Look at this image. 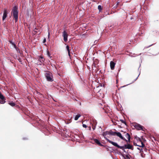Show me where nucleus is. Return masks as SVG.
<instances>
[{"label": "nucleus", "instance_id": "17", "mask_svg": "<svg viewBox=\"0 0 159 159\" xmlns=\"http://www.w3.org/2000/svg\"><path fill=\"white\" fill-rule=\"evenodd\" d=\"M80 116L81 115L80 114H77L75 117V120H77L80 117Z\"/></svg>", "mask_w": 159, "mask_h": 159}, {"label": "nucleus", "instance_id": "28", "mask_svg": "<svg viewBox=\"0 0 159 159\" xmlns=\"http://www.w3.org/2000/svg\"><path fill=\"white\" fill-rule=\"evenodd\" d=\"M136 144H137V141L136 142L135 141L134 143V145L135 146H136Z\"/></svg>", "mask_w": 159, "mask_h": 159}, {"label": "nucleus", "instance_id": "8", "mask_svg": "<svg viewBox=\"0 0 159 159\" xmlns=\"http://www.w3.org/2000/svg\"><path fill=\"white\" fill-rule=\"evenodd\" d=\"M7 16V10L6 9H4V13L3 14V16H2V20L3 21H4L5 19L6 18V17Z\"/></svg>", "mask_w": 159, "mask_h": 159}, {"label": "nucleus", "instance_id": "23", "mask_svg": "<svg viewBox=\"0 0 159 159\" xmlns=\"http://www.w3.org/2000/svg\"><path fill=\"white\" fill-rule=\"evenodd\" d=\"M112 122L115 125H116L117 124V123L116 122H114L113 121H112Z\"/></svg>", "mask_w": 159, "mask_h": 159}, {"label": "nucleus", "instance_id": "26", "mask_svg": "<svg viewBox=\"0 0 159 159\" xmlns=\"http://www.w3.org/2000/svg\"><path fill=\"white\" fill-rule=\"evenodd\" d=\"M143 150H144V151H147V149L146 148H145V147H143Z\"/></svg>", "mask_w": 159, "mask_h": 159}, {"label": "nucleus", "instance_id": "21", "mask_svg": "<svg viewBox=\"0 0 159 159\" xmlns=\"http://www.w3.org/2000/svg\"><path fill=\"white\" fill-rule=\"evenodd\" d=\"M98 9L99 10V11H100L101 10H102V7L101 6L99 5L98 7Z\"/></svg>", "mask_w": 159, "mask_h": 159}, {"label": "nucleus", "instance_id": "18", "mask_svg": "<svg viewBox=\"0 0 159 159\" xmlns=\"http://www.w3.org/2000/svg\"><path fill=\"white\" fill-rule=\"evenodd\" d=\"M8 104L12 107H14L15 105V103L13 102H10L8 103Z\"/></svg>", "mask_w": 159, "mask_h": 159}, {"label": "nucleus", "instance_id": "12", "mask_svg": "<svg viewBox=\"0 0 159 159\" xmlns=\"http://www.w3.org/2000/svg\"><path fill=\"white\" fill-rule=\"evenodd\" d=\"M125 137L128 139V141L129 142H130V135L128 133H125Z\"/></svg>", "mask_w": 159, "mask_h": 159}, {"label": "nucleus", "instance_id": "27", "mask_svg": "<svg viewBox=\"0 0 159 159\" xmlns=\"http://www.w3.org/2000/svg\"><path fill=\"white\" fill-rule=\"evenodd\" d=\"M137 148L139 150H140V151H141V150H143V148Z\"/></svg>", "mask_w": 159, "mask_h": 159}, {"label": "nucleus", "instance_id": "16", "mask_svg": "<svg viewBox=\"0 0 159 159\" xmlns=\"http://www.w3.org/2000/svg\"><path fill=\"white\" fill-rule=\"evenodd\" d=\"M140 153H141V156L142 157H144L145 156V154L143 153V151L141 150V151L140 152Z\"/></svg>", "mask_w": 159, "mask_h": 159}, {"label": "nucleus", "instance_id": "1", "mask_svg": "<svg viewBox=\"0 0 159 159\" xmlns=\"http://www.w3.org/2000/svg\"><path fill=\"white\" fill-rule=\"evenodd\" d=\"M106 139L107 142L119 148L124 150V148H125L127 149H131L132 150H133V146L129 144H125L124 146H120L119 145L116 143L108 139Z\"/></svg>", "mask_w": 159, "mask_h": 159}, {"label": "nucleus", "instance_id": "32", "mask_svg": "<svg viewBox=\"0 0 159 159\" xmlns=\"http://www.w3.org/2000/svg\"><path fill=\"white\" fill-rule=\"evenodd\" d=\"M18 60L20 62H21V59L20 58H19V59H18Z\"/></svg>", "mask_w": 159, "mask_h": 159}, {"label": "nucleus", "instance_id": "13", "mask_svg": "<svg viewBox=\"0 0 159 159\" xmlns=\"http://www.w3.org/2000/svg\"><path fill=\"white\" fill-rule=\"evenodd\" d=\"M39 60L41 63H43V62H44L45 59L43 57L40 56L39 57Z\"/></svg>", "mask_w": 159, "mask_h": 159}, {"label": "nucleus", "instance_id": "25", "mask_svg": "<svg viewBox=\"0 0 159 159\" xmlns=\"http://www.w3.org/2000/svg\"><path fill=\"white\" fill-rule=\"evenodd\" d=\"M47 53L48 55V56L50 57V52H49L48 51H47Z\"/></svg>", "mask_w": 159, "mask_h": 159}, {"label": "nucleus", "instance_id": "36", "mask_svg": "<svg viewBox=\"0 0 159 159\" xmlns=\"http://www.w3.org/2000/svg\"><path fill=\"white\" fill-rule=\"evenodd\" d=\"M126 157L127 158H129V157H128V155H127V156H126Z\"/></svg>", "mask_w": 159, "mask_h": 159}, {"label": "nucleus", "instance_id": "6", "mask_svg": "<svg viewBox=\"0 0 159 159\" xmlns=\"http://www.w3.org/2000/svg\"><path fill=\"white\" fill-rule=\"evenodd\" d=\"M63 36L64 38V40L65 42H66L67 41V38L68 35L66 32L64 30L63 32Z\"/></svg>", "mask_w": 159, "mask_h": 159}, {"label": "nucleus", "instance_id": "20", "mask_svg": "<svg viewBox=\"0 0 159 159\" xmlns=\"http://www.w3.org/2000/svg\"><path fill=\"white\" fill-rule=\"evenodd\" d=\"M120 120L122 123L124 124L125 125H126V122L124 120L120 119Z\"/></svg>", "mask_w": 159, "mask_h": 159}, {"label": "nucleus", "instance_id": "14", "mask_svg": "<svg viewBox=\"0 0 159 159\" xmlns=\"http://www.w3.org/2000/svg\"><path fill=\"white\" fill-rule=\"evenodd\" d=\"M109 135V131H107L105 132H104L102 134L103 136L104 137L105 139H107V138L105 137V136H106L107 135ZM107 141V140H106Z\"/></svg>", "mask_w": 159, "mask_h": 159}, {"label": "nucleus", "instance_id": "4", "mask_svg": "<svg viewBox=\"0 0 159 159\" xmlns=\"http://www.w3.org/2000/svg\"><path fill=\"white\" fill-rule=\"evenodd\" d=\"M45 77L48 81L52 82L53 81L52 74L49 71H47L45 74Z\"/></svg>", "mask_w": 159, "mask_h": 159}, {"label": "nucleus", "instance_id": "19", "mask_svg": "<svg viewBox=\"0 0 159 159\" xmlns=\"http://www.w3.org/2000/svg\"><path fill=\"white\" fill-rule=\"evenodd\" d=\"M9 42L12 45H13L14 46L15 48H16V44L12 42V41H9Z\"/></svg>", "mask_w": 159, "mask_h": 159}, {"label": "nucleus", "instance_id": "2", "mask_svg": "<svg viewBox=\"0 0 159 159\" xmlns=\"http://www.w3.org/2000/svg\"><path fill=\"white\" fill-rule=\"evenodd\" d=\"M135 139L137 141V144H136V146L142 148H143L145 147V145L143 143V142L145 141V139L143 138V136H141V138L135 137Z\"/></svg>", "mask_w": 159, "mask_h": 159}, {"label": "nucleus", "instance_id": "5", "mask_svg": "<svg viewBox=\"0 0 159 159\" xmlns=\"http://www.w3.org/2000/svg\"><path fill=\"white\" fill-rule=\"evenodd\" d=\"M134 127L138 130H143L144 128L143 126L137 123L134 124Z\"/></svg>", "mask_w": 159, "mask_h": 159}, {"label": "nucleus", "instance_id": "29", "mask_svg": "<svg viewBox=\"0 0 159 159\" xmlns=\"http://www.w3.org/2000/svg\"><path fill=\"white\" fill-rule=\"evenodd\" d=\"M152 45H153V44H152V45H149V46H148V47H145L144 48H148L149 47H150V46H152Z\"/></svg>", "mask_w": 159, "mask_h": 159}, {"label": "nucleus", "instance_id": "24", "mask_svg": "<svg viewBox=\"0 0 159 159\" xmlns=\"http://www.w3.org/2000/svg\"><path fill=\"white\" fill-rule=\"evenodd\" d=\"M83 126L84 128H86L87 127V126L86 125H85V124H83Z\"/></svg>", "mask_w": 159, "mask_h": 159}, {"label": "nucleus", "instance_id": "37", "mask_svg": "<svg viewBox=\"0 0 159 159\" xmlns=\"http://www.w3.org/2000/svg\"><path fill=\"white\" fill-rule=\"evenodd\" d=\"M93 130H94L95 129V127H93Z\"/></svg>", "mask_w": 159, "mask_h": 159}, {"label": "nucleus", "instance_id": "34", "mask_svg": "<svg viewBox=\"0 0 159 159\" xmlns=\"http://www.w3.org/2000/svg\"><path fill=\"white\" fill-rule=\"evenodd\" d=\"M49 36H50V34H49V33H48V38H49Z\"/></svg>", "mask_w": 159, "mask_h": 159}, {"label": "nucleus", "instance_id": "33", "mask_svg": "<svg viewBox=\"0 0 159 159\" xmlns=\"http://www.w3.org/2000/svg\"><path fill=\"white\" fill-rule=\"evenodd\" d=\"M68 55L69 57H70V52L69 51V52H68Z\"/></svg>", "mask_w": 159, "mask_h": 159}, {"label": "nucleus", "instance_id": "22", "mask_svg": "<svg viewBox=\"0 0 159 159\" xmlns=\"http://www.w3.org/2000/svg\"><path fill=\"white\" fill-rule=\"evenodd\" d=\"M66 48L68 51V52H69V51H70V50L69 47L68 45L66 46Z\"/></svg>", "mask_w": 159, "mask_h": 159}, {"label": "nucleus", "instance_id": "10", "mask_svg": "<svg viewBox=\"0 0 159 159\" xmlns=\"http://www.w3.org/2000/svg\"><path fill=\"white\" fill-rule=\"evenodd\" d=\"M115 64L114 61H111L110 62V66L111 70H113L114 69Z\"/></svg>", "mask_w": 159, "mask_h": 159}, {"label": "nucleus", "instance_id": "15", "mask_svg": "<svg viewBox=\"0 0 159 159\" xmlns=\"http://www.w3.org/2000/svg\"><path fill=\"white\" fill-rule=\"evenodd\" d=\"M116 132H113L111 130H110L109 131V135L114 136L116 135Z\"/></svg>", "mask_w": 159, "mask_h": 159}, {"label": "nucleus", "instance_id": "9", "mask_svg": "<svg viewBox=\"0 0 159 159\" xmlns=\"http://www.w3.org/2000/svg\"><path fill=\"white\" fill-rule=\"evenodd\" d=\"M116 135L119 137L121 139H123V140L125 141L126 142H127V140L125 138L123 137L121 135V134L120 132H116Z\"/></svg>", "mask_w": 159, "mask_h": 159}, {"label": "nucleus", "instance_id": "30", "mask_svg": "<svg viewBox=\"0 0 159 159\" xmlns=\"http://www.w3.org/2000/svg\"><path fill=\"white\" fill-rule=\"evenodd\" d=\"M16 49V50L17 51H18V50H19V49L17 48L16 47V48H15Z\"/></svg>", "mask_w": 159, "mask_h": 159}, {"label": "nucleus", "instance_id": "7", "mask_svg": "<svg viewBox=\"0 0 159 159\" xmlns=\"http://www.w3.org/2000/svg\"><path fill=\"white\" fill-rule=\"evenodd\" d=\"M5 98L0 93V103L1 104H4L5 102Z\"/></svg>", "mask_w": 159, "mask_h": 159}, {"label": "nucleus", "instance_id": "31", "mask_svg": "<svg viewBox=\"0 0 159 159\" xmlns=\"http://www.w3.org/2000/svg\"><path fill=\"white\" fill-rule=\"evenodd\" d=\"M46 39H45L43 40V43H45V42H46Z\"/></svg>", "mask_w": 159, "mask_h": 159}, {"label": "nucleus", "instance_id": "35", "mask_svg": "<svg viewBox=\"0 0 159 159\" xmlns=\"http://www.w3.org/2000/svg\"><path fill=\"white\" fill-rule=\"evenodd\" d=\"M89 129L90 130H91V128L90 126L89 127Z\"/></svg>", "mask_w": 159, "mask_h": 159}, {"label": "nucleus", "instance_id": "3", "mask_svg": "<svg viewBox=\"0 0 159 159\" xmlns=\"http://www.w3.org/2000/svg\"><path fill=\"white\" fill-rule=\"evenodd\" d=\"M18 7L15 6L13 7L11 13L13 15V18L15 19V22H16L18 20Z\"/></svg>", "mask_w": 159, "mask_h": 159}, {"label": "nucleus", "instance_id": "11", "mask_svg": "<svg viewBox=\"0 0 159 159\" xmlns=\"http://www.w3.org/2000/svg\"><path fill=\"white\" fill-rule=\"evenodd\" d=\"M94 141L95 143H96L98 145L102 146H103V145L98 140V139H94Z\"/></svg>", "mask_w": 159, "mask_h": 159}]
</instances>
